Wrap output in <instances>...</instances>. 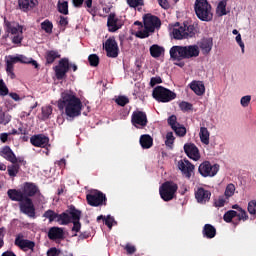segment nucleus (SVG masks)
Returning <instances> with one entry per match:
<instances>
[{
    "label": "nucleus",
    "mask_w": 256,
    "mask_h": 256,
    "mask_svg": "<svg viewBox=\"0 0 256 256\" xmlns=\"http://www.w3.org/2000/svg\"><path fill=\"white\" fill-rule=\"evenodd\" d=\"M240 103L242 107H249V103H251V96L247 95L242 97Z\"/></svg>",
    "instance_id": "052dcab7"
},
{
    "label": "nucleus",
    "mask_w": 256,
    "mask_h": 256,
    "mask_svg": "<svg viewBox=\"0 0 256 256\" xmlns=\"http://www.w3.org/2000/svg\"><path fill=\"white\" fill-rule=\"evenodd\" d=\"M115 103L119 105L120 107H125L129 103V98L126 96H119L116 98Z\"/></svg>",
    "instance_id": "5fc2aeb1"
},
{
    "label": "nucleus",
    "mask_w": 256,
    "mask_h": 256,
    "mask_svg": "<svg viewBox=\"0 0 256 256\" xmlns=\"http://www.w3.org/2000/svg\"><path fill=\"white\" fill-rule=\"evenodd\" d=\"M37 191H39V188H37V185L34 183L27 182L22 190V193L25 195V197H35L37 195Z\"/></svg>",
    "instance_id": "a878e982"
},
{
    "label": "nucleus",
    "mask_w": 256,
    "mask_h": 256,
    "mask_svg": "<svg viewBox=\"0 0 256 256\" xmlns=\"http://www.w3.org/2000/svg\"><path fill=\"white\" fill-rule=\"evenodd\" d=\"M6 95H9V88H7L3 79H0V96L5 97Z\"/></svg>",
    "instance_id": "603ef678"
},
{
    "label": "nucleus",
    "mask_w": 256,
    "mask_h": 256,
    "mask_svg": "<svg viewBox=\"0 0 256 256\" xmlns=\"http://www.w3.org/2000/svg\"><path fill=\"white\" fill-rule=\"evenodd\" d=\"M41 29L45 31V33L51 34L53 33V22L49 20H45L41 23Z\"/></svg>",
    "instance_id": "37998d69"
},
{
    "label": "nucleus",
    "mask_w": 256,
    "mask_h": 256,
    "mask_svg": "<svg viewBox=\"0 0 256 256\" xmlns=\"http://www.w3.org/2000/svg\"><path fill=\"white\" fill-rule=\"evenodd\" d=\"M236 217H237V220L233 221L234 227H237V225H239V223H241V221L249 220V215L247 214V211H245L244 209H242L239 213L237 212Z\"/></svg>",
    "instance_id": "c9c22d12"
},
{
    "label": "nucleus",
    "mask_w": 256,
    "mask_h": 256,
    "mask_svg": "<svg viewBox=\"0 0 256 256\" xmlns=\"http://www.w3.org/2000/svg\"><path fill=\"white\" fill-rule=\"evenodd\" d=\"M195 199L202 205H205V203H209L211 200V191L206 190L203 187H199L195 192Z\"/></svg>",
    "instance_id": "aec40b11"
},
{
    "label": "nucleus",
    "mask_w": 256,
    "mask_h": 256,
    "mask_svg": "<svg viewBox=\"0 0 256 256\" xmlns=\"http://www.w3.org/2000/svg\"><path fill=\"white\" fill-rule=\"evenodd\" d=\"M20 212L31 219H35V204H33V200L29 197L24 198V201L19 203Z\"/></svg>",
    "instance_id": "9b49d317"
},
{
    "label": "nucleus",
    "mask_w": 256,
    "mask_h": 256,
    "mask_svg": "<svg viewBox=\"0 0 256 256\" xmlns=\"http://www.w3.org/2000/svg\"><path fill=\"white\" fill-rule=\"evenodd\" d=\"M131 123L136 129L147 127V123H149V120H147V113L143 111H134L132 113Z\"/></svg>",
    "instance_id": "9d476101"
},
{
    "label": "nucleus",
    "mask_w": 256,
    "mask_h": 256,
    "mask_svg": "<svg viewBox=\"0 0 256 256\" xmlns=\"http://www.w3.org/2000/svg\"><path fill=\"white\" fill-rule=\"evenodd\" d=\"M143 19L144 27L151 33H155V29H159V27H161V19L157 16L146 14Z\"/></svg>",
    "instance_id": "ddd939ff"
},
{
    "label": "nucleus",
    "mask_w": 256,
    "mask_h": 256,
    "mask_svg": "<svg viewBox=\"0 0 256 256\" xmlns=\"http://www.w3.org/2000/svg\"><path fill=\"white\" fill-rule=\"evenodd\" d=\"M209 130L205 127H201L200 128V133H199V137H200V141L201 143H203L204 145H209Z\"/></svg>",
    "instance_id": "e433bc0d"
},
{
    "label": "nucleus",
    "mask_w": 256,
    "mask_h": 256,
    "mask_svg": "<svg viewBox=\"0 0 256 256\" xmlns=\"http://www.w3.org/2000/svg\"><path fill=\"white\" fill-rule=\"evenodd\" d=\"M184 152L186 153L189 159H193V161H199L201 159V155L199 154V148L193 143H187L184 145Z\"/></svg>",
    "instance_id": "6ab92c4d"
},
{
    "label": "nucleus",
    "mask_w": 256,
    "mask_h": 256,
    "mask_svg": "<svg viewBox=\"0 0 256 256\" xmlns=\"http://www.w3.org/2000/svg\"><path fill=\"white\" fill-rule=\"evenodd\" d=\"M53 113V107L52 106H44L42 107V119L45 121L51 117V114Z\"/></svg>",
    "instance_id": "a18cd8bd"
},
{
    "label": "nucleus",
    "mask_w": 256,
    "mask_h": 256,
    "mask_svg": "<svg viewBox=\"0 0 256 256\" xmlns=\"http://www.w3.org/2000/svg\"><path fill=\"white\" fill-rule=\"evenodd\" d=\"M194 11L200 21H205L206 23L213 21V8L207 0H196L194 3Z\"/></svg>",
    "instance_id": "20e7f679"
},
{
    "label": "nucleus",
    "mask_w": 256,
    "mask_h": 256,
    "mask_svg": "<svg viewBox=\"0 0 256 256\" xmlns=\"http://www.w3.org/2000/svg\"><path fill=\"white\" fill-rule=\"evenodd\" d=\"M15 68L13 65H7L6 66V72H7V75L8 77H10V79H15Z\"/></svg>",
    "instance_id": "bf43d9fd"
},
{
    "label": "nucleus",
    "mask_w": 256,
    "mask_h": 256,
    "mask_svg": "<svg viewBox=\"0 0 256 256\" xmlns=\"http://www.w3.org/2000/svg\"><path fill=\"white\" fill-rule=\"evenodd\" d=\"M217 13L219 17H223V15H227V1L222 0L218 3Z\"/></svg>",
    "instance_id": "58836bf2"
},
{
    "label": "nucleus",
    "mask_w": 256,
    "mask_h": 256,
    "mask_svg": "<svg viewBox=\"0 0 256 256\" xmlns=\"http://www.w3.org/2000/svg\"><path fill=\"white\" fill-rule=\"evenodd\" d=\"M37 3V0H18V6L21 11H31Z\"/></svg>",
    "instance_id": "cd10ccee"
},
{
    "label": "nucleus",
    "mask_w": 256,
    "mask_h": 256,
    "mask_svg": "<svg viewBox=\"0 0 256 256\" xmlns=\"http://www.w3.org/2000/svg\"><path fill=\"white\" fill-rule=\"evenodd\" d=\"M11 122V116L5 114V112L0 111V125H7Z\"/></svg>",
    "instance_id": "3c124183"
},
{
    "label": "nucleus",
    "mask_w": 256,
    "mask_h": 256,
    "mask_svg": "<svg viewBox=\"0 0 256 256\" xmlns=\"http://www.w3.org/2000/svg\"><path fill=\"white\" fill-rule=\"evenodd\" d=\"M20 169H21V166L17 162L7 166V172L9 177H17Z\"/></svg>",
    "instance_id": "f704fd0d"
},
{
    "label": "nucleus",
    "mask_w": 256,
    "mask_h": 256,
    "mask_svg": "<svg viewBox=\"0 0 256 256\" xmlns=\"http://www.w3.org/2000/svg\"><path fill=\"white\" fill-rule=\"evenodd\" d=\"M59 111H64L67 119H75L81 116L83 111V102L73 91L65 90L57 102Z\"/></svg>",
    "instance_id": "f257e3e1"
},
{
    "label": "nucleus",
    "mask_w": 256,
    "mask_h": 256,
    "mask_svg": "<svg viewBox=\"0 0 256 256\" xmlns=\"http://www.w3.org/2000/svg\"><path fill=\"white\" fill-rule=\"evenodd\" d=\"M65 237V232H63V228L59 227H52L48 231V238L51 241H57V239H64Z\"/></svg>",
    "instance_id": "393cba45"
},
{
    "label": "nucleus",
    "mask_w": 256,
    "mask_h": 256,
    "mask_svg": "<svg viewBox=\"0 0 256 256\" xmlns=\"http://www.w3.org/2000/svg\"><path fill=\"white\" fill-rule=\"evenodd\" d=\"M43 217L45 219H49L50 223H53V221H57L59 214L51 209L44 212Z\"/></svg>",
    "instance_id": "4c0bfd02"
},
{
    "label": "nucleus",
    "mask_w": 256,
    "mask_h": 256,
    "mask_svg": "<svg viewBox=\"0 0 256 256\" xmlns=\"http://www.w3.org/2000/svg\"><path fill=\"white\" fill-rule=\"evenodd\" d=\"M4 25L6 27V33H11V35H17L21 33V29H23V26L15 22H9L7 18H4Z\"/></svg>",
    "instance_id": "5701e85b"
},
{
    "label": "nucleus",
    "mask_w": 256,
    "mask_h": 256,
    "mask_svg": "<svg viewBox=\"0 0 256 256\" xmlns=\"http://www.w3.org/2000/svg\"><path fill=\"white\" fill-rule=\"evenodd\" d=\"M107 27L110 33H115V31H119L123 27V22L117 18L115 13H110L107 20Z\"/></svg>",
    "instance_id": "2eb2a0df"
},
{
    "label": "nucleus",
    "mask_w": 256,
    "mask_h": 256,
    "mask_svg": "<svg viewBox=\"0 0 256 256\" xmlns=\"http://www.w3.org/2000/svg\"><path fill=\"white\" fill-rule=\"evenodd\" d=\"M86 201L90 207H101V205H107V196L103 192L95 190L86 195Z\"/></svg>",
    "instance_id": "0eeeda50"
},
{
    "label": "nucleus",
    "mask_w": 256,
    "mask_h": 256,
    "mask_svg": "<svg viewBox=\"0 0 256 256\" xmlns=\"http://www.w3.org/2000/svg\"><path fill=\"white\" fill-rule=\"evenodd\" d=\"M70 215L72 216V231L79 233L81 231V211L75 209V206L70 207Z\"/></svg>",
    "instance_id": "a211bd4d"
},
{
    "label": "nucleus",
    "mask_w": 256,
    "mask_h": 256,
    "mask_svg": "<svg viewBox=\"0 0 256 256\" xmlns=\"http://www.w3.org/2000/svg\"><path fill=\"white\" fill-rule=\"evenodd\" d=\"M30 143L33 147L45 149L49 145V138L45 134H36L31 136Z\"/></svg>",
    "instance_id": "f3484780"
},
{
    "label": "nucleus",
    "mask_w": 256,
    "mask_h": 256,
    "mask_svg": "<svg viewBox=\"0 0 256 256\" xmlns=\"http://www.w3.org/2000/svg\"><path fill=\"white\" fill-rule=\"evenodd\" d=\"M58 11L62 15H69V2L67 1H58Z\"/></svg>",
    "instance_id": "ea45409f"
},
{
    "label": "nucleus",
    "mask_w": 256,
    "mask_h": 256,
    "mask_svg": "<svg viewBox=\"0 0 256 256\" xmlns=\"http://www.w3.org/2000/svg\"><path fill=\"white\" fill-rule=\"evenodd\" d=\"M235 217H237V211L229 210L224 214L223 220L226 223H233V219H235Z\"/></svg>",
    "instance_id": "79ce46f5"
},
{
    "label": "nucleus",
    "mask_w": 256,
    "mask_h": 256,
    "mask_svg": "<svg viewBox=\"0 0 256 256\" xmlns=\"http://www.w3.org/2000/svg\"><path fill=\"white\" fill-rule=\"evenodd\" d=\"M7 195L11 201H18L19 203H23L25 198H27V196L23 194V190L21 191L17 189H9Z\"/></svg>",
    "instance_id": "b1692460"
},
{
    "label": "nucleus",
    "mask_w": 256,
    "mask_h": 256,
    "mask_svg": "<svg viewBox=\"0 0 256 256\" xmlns=\"http://www.w3.org/2000/svg\"><path fill=\"white\" fill-rule=\"evenodd\" d=\"M129 7L137 9V7H143L145 5L144 0H127Z\"/></svg>",
    "instance_id": "de8ad7c7"
},
{
    "label": "nucleus",
    "mask_w": 256,
    "mask_h": 256,
    "mask_svg": "<svg viewBox=\"0 0 256 256\" xmlns=\"http://www.w3.org/2000/svg\"><path fill=\"white\" fill-rule=\"evenodd\" d=\"M190 89L194 91L195 94L201 96L205 93V84H203V82L193 81L190 84Z\"/></svg>",
    "instance_id": "c756f323"
},
{
    "label": "nucleus",
    "mask_w": 256,
    "mask_h": 256,
    "mask_svg": "<svg viewBox=\"0 0 256 256\" xmlns=\"http://www.w3.org/2000/svg\"><path fill=\"white\" fill-rule=\"evenodd\" d=\"M178 169L183 173L186 179H191V172L195 171V165L189 160L183 159L178 161Z\"/></svg>",
    "instance_id": "dca6fc26"
},
{
    "label": "nucleus",
    "mask_w": 256,
    "mask_h": 256,
    "mask_svg": "<svg viewBox=\"0 0 256 256\" xmlns=\"http://www.w3.org/2000/svg\"><path fill=\"white\" fill-rule=\"evenodd\" d=\"M89 65H99V56L97 54H90L88 56Z\"/></svg>",
    "instance_id": "6e6d98bb"
},
{
    "label": "nucleus",
    "mask_w": 256,
    "mask_h": 256,
    "mask_svg": "<svg viewBox=\"0 0 256 256\" xmlns=\"http://www.w3.org/2000/svg\"><path fill=\"white\" fill-rule=\"evenodd\" d=\"M140 145L142 149H151L153 147V138L151 137V135H142L140 137Z\"/></svg>",
    "instance_id": "c85d7f7f"
},
{
    "label": "nucleus",
    "mask_w": 256,
    "mask_h": 256,
    "mask_svg": "<svg viewBox=\"0 0 256 256\" xmlns=\"http://www.w3.org/2000/svg\"><path fill=\"white\" fill-rule=\"evenodd\" d=\"M73 216L71 215V212H63L61 214H58L57 223H60V225H69V223H72Z\"/></svg>",
    "instance_id": "7c9ffc66"
},
{
    "label": "nucleus",
    "mask_w": 256,
    "mask_h": 256,
    "mask_svg": "<svg viewBox=\"0 0 256 256\" xmlns=\"http://www.w3.org/2000/svg\"><path fill=\"white\" fill-rule=\"evenodd\" d=\"M179 108L185 113L187 111H193V104L182 101L179 103Z\"/></svg>",
    "instance_id": "09e8293b"
},
{
    "label": "nucleus",
    "mask_w": 256,
    "mask_h": 256,
    "mask_svg": "<svg viewBox=\"0 0 256 256\" xmlns=\"http://www.w3.org/2000/svg\"><path fill=\"white\" fill-rule=\"evenodd\" d=\"M0 157H3V159H6V161H9L10 163L19 162L17 156L9 146H3L2 148H0Z\"/></svg>",
    "instance_id": "412c9836"
},
{
    "label": "nucleus",
    "mask_w": 256,
    "mask_h": 256,
    "mask_svg": "<svg viewBox=\"0 0 256 256\" xmlns=\"http://www.w3.org/2000/svg\"><path fill=\"white\" fill-rule=\"evenodd\" d=\"M158 4L160 5V7H162V9H169L170 7L169 1L167 0H158Z\"/></svg>",
    "instance_id": "774afa93"
},
{
    "label": "nucleus",
    "mask_w": 256,
    "mask_h": 256,
    "mask_svg": "<svg viewBox=\"0 0 256 256\" xmlns=\"http://www.w3.org/2000/svg\"><path fill=\"white\" fill-rule=\"evenodd\" d=\"M104 49L106 51L107 57H111L112 59L119 57V45L117 44L115 37H110L106 40Z\"/></svg>",
    "instance_id": "f8f14e48"
},
{
    "label": "nucleus",
    "mask_w": 256,
    "mask_h": 256,
    "mask_svg": "<svg viewBox=\"0 0 256 256\" xmlns=\"http://www.w3.org/2000/svg\"><path fill=\"white\" fill-rule=\"evenodd\" d=\"M199 47L203 53H210L211 49H213V40L203 39L200 41Z\"/></svg>",
    "instance_id": "473e14b6"
},
{
    "label": "nucleus",
    "mask_w": 256,
    "mask_h": 256,
    "mask_svg": "<svg viewBox=\"0 0 256 256\" xmlns=\"http://www.w3.org/2000/svg\"><path fill=\"white\" fill-rule=\"evenodd\" d=\"M124 249L128 253V255H133L137 251V248L131 244H126Z\"/></svg>",
    "instance_id": "680f3d73"
},
{
    "label": "nucleus",
    "mask_w": 256,
    "mask_h": 256,
    "mask_svg": "<svg viewBox=\"0 0 256 256\" xmlns=\"http://www.w3.org/2000/svg\"><path fill=\"white\" fill-rule=\"evenodd\" d=\"M197 35V27L193 24L176 22L172 28L173 39L181 41L183 39H193Z\"/></svg>",
    "instance_id": "7ed1b4c3"
},
{
    "label": "nucleus",
    "mask_w": 256,
    "mask_h": 256,
    "mask_svg": "<svg viewBox=\"0 0 256 256\" xmlns=\"http://www.w3.org/2000/svg\"><path fill=\"white\" fill-rule=\"evenodd\" d=\"M202 235L206 239H214L217 235V229L211 224H205L202 230Z\"/></svg>",
    "instance_id": "bb28decb"
},
{
    "label": "nucleus",
    "mask_w": 256,
    "mask_h": 256,
    "mask_svg": "<svg viewBox=\"0 0 256 256\" xmlns=\"http://www.w3.org/2000/svg\"><path fill=\"white\" fill-rule=\"evenodd\" d=\"M178 189L179 186L177 185V183L173 181L164 182L159 188L161 199L166 202L173 201V199H175V194L177 193Z\"/></svg>",
    "instance_id": "39448f33"
},
{
    "label": "nucleus",
    "mask_w": 256,
    "mask_h": 256,
    "mask_svg": "<svg viewBox=\"0 0 256 256\" xmlns=\"http://www.w3.org/2000/svg\"><path fill=\"white\" fill-rule=\"evenodd\" d=\"M163 53H165V48H163L162 46L153 44L150 47V55H151V57H154L155 59H157V57H161L163 55Z\"/></svg>",
    "instance_id": "2f4dec72"
},
{
    "label": "nucleus",
    "mask_w": 256,
    "mask_h": 256,
    "mask_svg": "<svg viewBox=\"0 0 256 256\" xmlns=\"http://www.w3.org/2000/svg\"><path fill=\"white\" fill-rule=\"evenodd\" d=\"M17 63H22L24 65H39L37 61L33 60V58L27 57L23 54L6 56V65H16Z\"/></svg>",
    "instance_id": "1a4fd4ad"
},
{
    "label": "nucleus",
    "mask_w": 256,
    "mask_h": 256,
    "mask_svg": "<svg viewBox=\"0 0 256 256\" xmlns=\"http://www.w3.org/2000/svg\"><path fill=\"white\" fill-rule=\"evenodd\" d=\"M248 213L256 217V200H251L248 202Z\"/></svg>",
    "instance_id": "864d4df0"
},
{
    "label": "nucleus",
    "mask_w": 256,
    "mask_h": 256,
    "mask_svg": "<svg viewBox=\"0 0 256 256\" xmlns=\"http://www.w3.org/2000/svg\"><path fill=\"white\" fill-rule=\"evenodd\" d=\"M159 83H163V80H161V77H152L150 80L151 87H155V85H159Z\"/></svg>",
    "instance_id": "69168bd1"
},
{
    "label": "nucleus",
    "mask_w": 256,
    "mask_h": 256,
    "mask_svg": "<svg viewBox=\"0 0 256 256\" xmlns=\"http://www.w3.org/2000/svg\"><path fill=\"white\" fill-rule=\"evenodd\" d=\"M23 41V28H20V32L18 34H14V37H12V43L14 45H21Z\"/></svg>",
    "instance_id": "49530a36"
},
{
    "label": "nucleus",
    "mask_w": 256,
    "mask_h": 256,
    "mask_svg": "<svg viewBox=\"0 0 256 256\" xmlns=\"http://www.w3.org/2000/svg\"><path fill=\"white\" fill-rule=\"evenodd\" d=\"M16 247L23 249V251H33L35 249V242L23 239V234H18L15 239Z\"/></svg>",
    "instance_id": "4468645a"
},
{
    "label": "nucleus",
    "mask_w": 256,
    "mask_h": 256,
    "mask_svg": "<svg viewBox=\"0 0 256 256\" xmlns=\"http://www.w3.org/2000/svg\"><path fill=\"white\" fill-rule=\"evenodd\" d=\"M104 223L109 229H112L113 223H115V218H113L111 216H107V218H105V220H104Z\"/></svg>",
    "instance_id": "e2e57ef3"
},
{
    "label": "nucleus",
    "mask_w": 256,
    "mask_h": 256,
    "mask_svg": "<svg viewBox=\"0 0 256 256\" xmlns=\"http://www.w3.org/2000/svg\"><path fill=\"white\" fill-rule=\"evenodd\" d=\"M172 131H174L178 137H185L187 135V128L181 124H178L175 128H172Z\"/></svg>",
    "instance_id": "a19ab883"
},
{
    "label": "nucleus",
    "mask_w": 256,
    "mask_h": 256,
    "mask_svg": "<svg viewBox=\"0 0 256 256\" xmlns=\"http://www.w3.org/2000/svg\"><path fill=\"white\" fill-rule=\"evenodd\" d=\"M61 250L57 249L56 247H52L47 251V256H59Z\"/></svg>",
    "instance_id": "0e129e2a"
},
{
    "label": "nucleus",
    "mask_w": 256,
    "mask_h": 256,
    "mask_svg": "<svg viewBox=\"0 0 256 256\" xmlns=\"http://www.w3.org/2000/svg\"><path fill=\"white\" fill-rule=\"evenodd\" d=\"M59 19V25H61V27H67V25H69V18L60 16Z\"/></svg>",
    "instance_id": "338daca9"
},
{
    "label": "nucleus",
    "mask_w": 256,
    "mask_h": 256,
    "mask_svg": "<svg viewBox=\"0 0 256 256\" xmlns=\"http://www.w3.org/2000/svg\"><path fill=\"white\" fill-rule=\"evenodd\" d=\"M152 32H150V30L146 29L144 27V30H140L138 32H136L135 36L138 37V39H147V37H149V35H151Z\"/></svg>",
    "instance_id": "8fccbe9b"
},
{
    "label": "nucleus",
    "mask_w": 256,
    "mask_h": 256,
    "mask_svg": "<svg viewBox=\"0 0 256 256\" xmlns=\"http://www.w3.org/2000/svg\"><path fill=\"white\" fill-rule=\"evenodd\" d=\"M227 198L225 196H219L217 200L214 201V206L216 207H225V203H227Z\"/></svg>",
    "instance_id": "13d9d810"
},
{
    "label": "nucleus",
    "mask_w": 256,
    "mask_h": 256,
    "mask_svg": "<svg viewBox=\"0 0 256 256\" xmlns=\"http://www.w3.org/2000/svg\"><path fill=\"white\" fill-rule=\"evenodd\" d=\"M168 125L171 126V129H175L179 123L177 122V116L171 115L168 120Z\"/></svg>",
    "instance_id": "4d7b16f0"
},
{
    "label": "nucleus",
    "mask_w": 256,
    "mask_h": 256,
    "mask_svg": "<svg viewBox=\"0 0 256 256\" xmlns=\"http://www.w3.org/2000/svg\"><path fill=\"white\" fill-rule=\"evenodd\" d=\"M55 59H61V54H59V52L55 50L46 52V63L48 65L55 63Z\"/></svg>",
    "instance_id": "72a5a7b5"
},
{
    "label": "nucleus",
    "mask_w": 256,
    "mask_h": 256,
    "mask_svg": "<svg viewBox=\"0 0 256 256\" xmlns=\"http://www.w3.org/2000/svg\"><path fill=\"white\" fill-rule=\"evenodd\" d=\"M152 96L159 103H169L177 99V94L163 86H157L152 92Z\"/></svg>",
    "instance_id": "423d86ee"
},
{
    "label": "nucleus",
    "mask_w": 256,
    "mask_h": 256,
    "mask_svg": "<svg viewBox=\"0 0 256 256\" xmlns=\"http://www.w3.org/2000/svg\"><path fill=\"white\" fill-rule=\"evenodd\" d=\"M198 171L202 177H215L219 173V164L212 165L209 161H204L199 165Z\"/></svg>",
    "instance_id": "6e6552de"
},
{
    "label": "nucleus",
    "mask_w": 256,
    "mask_h": 256,
    "mask_svg": "<svg viewBox=\"0 0 256 256\" xmlns=\"http://www.w3.org/2000/svg\"><path fill=\"white\" fill-rule=\"evenodd\" d=\"M199 46H173L170 49V57L174 61H181V59H193V57H199Z\"/></svg>",
    "instance_id": "f03ea898"
},
{
    "label": "nucleus",
    "mask_w": 256,
    "mask_h": 256,
    "mask_svg": "<svg viewBox=\"0 0 256 256\" xmlns=\"http://www.w3.org/2000/svg\"><path fill=\"white\" fill-rule=\"evenodd\" d=\"M233 195H235V184L230 183L226 186L224 197H226V199H229L230 197H233Z\"/></svg>",
    "instance_id": "c03bdc74"
},
{
    "label": "nucleus",
    "mask_w": 256,
    "mask_h": 256,
    "mask_svg": "<svg viewBox=\"0 0 256 256\" xmlns=\"http://www.w3.org/2000/svg\"><path fill=\"white\" fill-rule=\"evenodd\" d=\"M69 69H71V66L69 65H56L53 68L56 79H58V81L65 79V77H67V73H69Z\"/></svg>",
    "instance_id": "4be33fe9"
}]
</instances>
